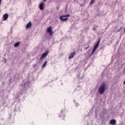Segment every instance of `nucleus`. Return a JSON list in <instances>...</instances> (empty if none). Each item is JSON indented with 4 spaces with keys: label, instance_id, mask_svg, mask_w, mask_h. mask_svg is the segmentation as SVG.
<instances>
[{
    "label": "nucleus",
    "instance_id": "aec40b11",
    "mask_svg": "<svg viewBox=\"0 0 125 125\" xmlns=\"http://www.w3.org/2000/svg\"><path fill=\"white\" fill-rule=\"evenodd\" d=\"M1 4V0H0V4Z\"/></svg>",
    "mask_w": 125,
    "mask_h": 125
},
{
    "label": "nucleus",
    "instance_id": "a211bd4d",
    "mask_svg": "<svg viewBox=\"0 0 125 125\" xmlns=\"http://www.w3.org/2000/svg\"><path fill=\"white\" fill-rule=\"evenodd\" d=\"M93 31H96V28L95 27H94V28H93Z\"/></svg>",
    "mask_w": 125,
    "mask_h": 125
},
{
    "label": "nucleus",
    "instance_id": "9d476101",
    "mask_svg": "<svg viewBox=\"0 0 125 125\" xmlns=\"http://www.w3.org/2000/svg\"><path fill=\"white\" fill-rule=\"evenodd\" d=\"M116 123H117V121H116V120L115 119H112L110 121V124L111 125H116Z\"/></svg>",
    "mask_w": 125,
    "mask_h": 125
},
{
    "label": "nucleus",
    "instance_id": "2eb2a0df",
    "mask_svg": "<svg viewBox=\"0 0 125 125\" xmlns=\"http://www.w3.org/2000/svg\"><path fill=\"white\" fill-rule=\"evenodd\" d=\"M95 51H96L95 50L93 49L92 52V53H91V54L90 56H91V55H93V54H94V52H95Z\"/></svg>",
    "mask_w": 125,
    "mask_h": 125
},
{
    "label": "nucleus",
    "instance_id": "4468645a",
    "mask_svg": "<svg viewBox=\"0 0 125 125\" xmlns=\"http://www.w3.org/2000/svg\"><path fill=\"white\" fill-rule=\"evenodd\" d=\"M123 29V27H120V29H118V30H117V32L118 33L119 32H121V31H122Z\"/></svg>",
    "mask_w": 125,
    "mask_h": 125
},
{
    "label": "nucleus",
    "instance_id": "39448f33",
    "mask_svg": "<svg viewBox=\"0 0 125 125\" xmlns=\"http://www.w3.org/2000/svg\"><path fill=\"white\" fill-rule=\"evenodd\" d=\"M76 55V52H73L71 53L70 55L69 56L68 58L69 59H72V58H74V56Z\"/></svg>",
    "mask_w": 125,
    "mask_h": 125
},
{
    "label": "nucleus",
    "instance_id": "1a4fd4ad",
    "mask_svg": "<svg viewBox=\"0 0 125 125\" xmlns=\"http://www.w3.org/2000/svg\"><path fill=\"white\" fill-rule=\"evenodd\" d=\"M60 117L61 118H63V119H65V113H64V111L62 110L61 112V114H60Z\"/></svg>",
    "mask_w": 125,
    "mask_h": 125
},
{
    "label": "nucleus",
    "instance_id": "5701e85b",
    "mask_svg": "<svg viewBox=\"0 0 125 125\" xmlns=\"http://www.w3.org/2000/svg\"><path fill=\"white\" fill-rule=\"evenodd\" d=\"M35 66H36V65L34 64V66H33V67H35Z\"/></svg>",
    "mask_w": 125,
    "mask_h": 125
},
{
    "label": "nucleus",
    "instance_id": "4be33fe9",
    "mask_svg": "<svg viewBox=\"0 0 125 125\" xmlns=\"http://www.w3.org/2000/svg\"><path fill=\"white\" fill-rule=\"evenodd\" d=\"M43 1H46V0H43Z\"/></svg>",
    "mask_w": 125,
    "mask_h": 125
},
{
    "label": "nucleus",
    "instance_id": "20e7f679",
    "mask_svg": "<svg viewBox=\"0 0 125 125\" xmlns=\"http://www.w3.org/2000/svg\"><path fill=\"white\" fill-rule=\"evenodd\" d=\"M47 33H49V34L50 36H51L53 33L52 27H51V26L48 27L47 29Z\"/></svg>",
    "mask_w": 125,
    "mask_h": 125
},
{
    "label": "nucleus",
    "instance_id": "412c9836",
    "mask_svg": "<svg viewBox=\"0 0 125 125\" xmlns=\"http://www.w3.org/2000/svg\"><path fill=\"white\" fill-rule=\"evenodd\" d=\"M124 84H125V81L124 82Z\"/></svg>",
    "mask_w": 125,
    "mask_h": 125
},
{
    "label": "nucleus",
    "instance_id": "f3484780",
    "mask_svg": "<svg viewBox=\"0 0 125 125\" xmlns=\"http://www.w3.org/2000/svg\"><path fill=\"white\" fill-rule=\"evenodd\" d=\"M88 47H89V45H88V46H87V47H86V48H85V49L86 50H87V48H88Z\"/></svg>",
    "mask_w": 125,
    "mask_h": 125
},
{
    "label": "nucleus",
    "instance_id": "0eeeda50",
    "mask_svg": "<svg viewBox=\"0 0 125 125\" xmlns=\"http://www.w3.org/2000/svg\"><path fill=\"white\" fill-rule=\"evenodd\" d=\"M39 8L41 10H42L44 8V3L43 2H41L39 5Z\"/></svg>",
    "mask_w": 125,
    "mask_h": 125
},
{
    "label": "nucleus",
    "instance_id": "423d86ee",
    "mask_svg": "<svg viewBox=\"0 0 125 125\" xmlns=\"http://www.w3.org/2000/svg\"><path fill=\"white\" fill-rule=\"evenodd\" d=\"M8 14H4L3 15V20L4 21H6V20H7V19H8Z\"/></svg>",
    "mask_w": 125,
    "mask_h": 125
},
{
    "label": "nucleus",
    "instance_id": "9b49d317",
    "mask_svg": "<svg viewBox=\"0 0 125 125\" xmlns=\"http://www.w3.org/2000/svg\"><path fill=\"white\" fill-rule=\"evenodd\" d=\"M30 27H32V22L31 21H29L26 25V28L27 29H29V28H30Z\"/></svg>",
    "mask_w": 125,
    "mask_h": 125
},
{
    "label": "nucleus",
    "instance_id": "f03ea898",
    "mask_svg": "<svg viewBox=\"0 0 125 125\" xmlns=\"http://www.w3.org/2000/svg\"><path fill=\"white\" fill-rule=\"evenodd\" d=\"M70 14L67 15H64L61 16L60 17L61 21H62V22H65V21H67V20L69 19L68 18H64V17H70Z\"/></svg>",
    "mask_w": 125,
    "mask_h": 125
},
{
    "label": "nucleus",
    "instance_id": "dca6fc26",
    "mask_svg": "<svg viewBox=\"0 0 125 125\" xmlns=\"http://www.w3.org/2000/svg\"><path fill=\"white\" fill-rule=\"evenodd\" d=\"M94 2V0H92L90 2V4H93V3Z\"/></svg>",
    "mask_w": 125,
    "mask_h": 125
},
{
    "label": "nucleus",
    "instance_id": "f8f14e48",
    "mask_svg": "<svg viewBox=\"0 0 125 125\" xmlns=\"http://www.w3.org/2000/svg\"><path fill=\"white\" fill-rule=\"evenodd\" d=\"M20 45V43L19 42H17L15 43L14 46V47H17L18 46H19Z\"/></svg>",
    "mask_w": 125,
    "mask_h": 125
},
{
    "label": "nucleus",
    "instance_id": "6e6552de",
    "mask_svg": "<svg viewBox=\"0 0 125 125\" xmlns=\"http://www.w3.org/2000/svg\"><path fill=\"white\" fill-rule=\"evenodd\" d=\"M100 43V40H99L98 41V42H97L96 44L94 46V47L93 48L94 50H96V49H97V48L98 47V46H99V44Z\"/></svg>",
    "mask_w": 125,
    "mask_h": 125
},
{
    "label": "nucleus",
    "instance_id": "7ed1b4c3",
    "mask_svg": "<svg viewBox=\"0 0 125 125\" xmlns=\"http://www.w3.org/2000/svg\"><path fill=\"white\" fill-rule=\"evenodd\" d=\"M48 52H49V51H47L46 52L43 53L40 58V60H42V59H43V58H45V57L48 55Z\"/></svg>",
    "mask_w": 125,
    "mask_h": 125
},
{
    "label": "nucleus",
    "instance_id": "f257e3e1",
    "mask_svg": "<svg viewBox=\"0 0 125 125\" xmlns=\"http://www.w3.org/2000/svg\"><path fill=\"white\" fill-rule=\"evenodd\" d=\"M105 89L106 85L105 83H103L101 84V85L100 86L99 88V93H100V94H104V93H105Z\"/></svg>",
    "mask_w": 125,
    "mask_h": 125
},
{
    "label": "nucleus",
    "instance_id": "6ab92c4d",
    "mask_svg": "<svg viewBox=\"0 0 125 125\" xmlns=\"http://www.w3.org/2000/svg\"><path fill=\"white\" fill-rule=\"evenodd\" d=\"M26 83H29V82H26L25 83H24V86L25 85Z\"/></svg>",
    "mask_w": 125,
    "mask_h": 125
},
{
    "label": "nucleus",
    "instance_id": "ddd939ff",
    "mask_svg": "<svg viewBox=\"0 0 125 125\" xmlns=\"http://www.w3.org/2000/svg\"><path fill=\"white\" fill-rule=\"evenodd\" d=\"M46 64H47V61H46L42 65V68H44L46 66Z\"/></svg>",
    "mask_w": 125,
    "mask_h": 125
}]
</instances>
